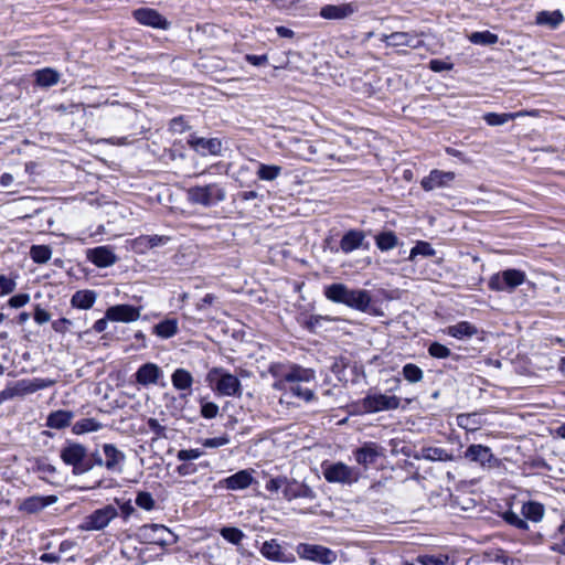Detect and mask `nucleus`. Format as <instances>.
I'll return each instance as SVG.
<instances>
[{"label":"nucleus","mask_w":565,"mask_h":565,"mask_svg":"<svg viewBox=\"0 0 565 565\" xmlns=\"http://www.w3.org/2000/svg\"><path fill=\"white\" fill-rule=\"evenodd\" d=\"M323 294L332 302L343 303L360 311H366L371 305V297L367 290L350 289L340 282L327 286Z\"/></svg>","instance_id":"1"},{"label":"nucleus","mask_w":565,"mask_h":565,"mask_svg":"<svg viewBox=\"0 0 565 565\" xmlns=\"http://www.w3.org/2000/svg\"><path fill=\"white\" fill-rule=\"evenodd\" d=\"M269 373L276 379L273 387L276 390H282L285 383L296 382H311L315 380V372L310 369H305L299 365H285L275 363L269 366Z\"/></svg>","instance_id":"2"},{"label":"nucleus","mask_w":565,"mask_h":565,"mask_svg":"<svg viewBox=\"0 0 565 565\" xmlns=\"http://www.w3.org/2000/svg\"><path fill=\"white\" fill-rule=\"evenodd\" d=\"M60 457L66 466L73 468V475H83L93 469L88 459L87 448L75 441H67L60 451Z\"/></svg>","instance_id":"3"},{"label":"nucleus","mask_w":565,"mask_h":565,"mask_svg":"<svg viewBox=\"0 0 565 565\" xmlns=\"http://www.w3.org/2000/svg\"><path fill=\"white\" fill-rule=\"evenodd\" d=\"M206 380L214 384V390L223 396H241L242 394V386L237 376L222 367L210 370Z\"/></svg>","instance_id":"4"},{"label":"nucleus","mask_w":565,"mask_h":565,"mask_svg":"<svg viewBox=\"0 0 565 565\" xmlns=\"http://www.w3.org/2000/svg\"><path fill=\"white\" fill-rule=\"evenodd\" d=\"M55 381L50 379H22L9 384L0 392V401L11 399L17 396H24L36 391L54 385Z\"/></svg>","instance_id":"5"},{"label":"nucleus","mask_w":565,"mask_h":565,"mask_svg":"<svg viewBox=\"0 0 565 565\" xmlns=\"http://www.w3.org/2000/svg\"><path fill=\"white\" fill-rule=\"evenodd\" d=\"M401 399L395 395L383 393H367L356 403L360 413L371 414L384 411H394L399 407Z\"/></svg>","instance_id":"6"},{"label":"nucleus","mask_w":565,"mask_h":565,"mask_svg":"<svg viewBox=\"0 0 565 565\" xmlns=\"http://www.w3.org/2000/svg\"><path fill=\"white\" fill-rule=\"evenodd\" d=\"M118 516V508L113 504H106L86 515L78 527L82 531H103Z\"/></svg>","instance_id":"7"},{"label":"nucleus","mask_w":565,"mask_h":565,"mask_svg":"<svg viewBox=\"0 0 565 565\" xmlns=\"http://www.w3.org/2000/svg\"><path fill=\"white\" fill-rule=\"evenodd\" d=\"M188 199L193 204L210 206L223 201L225 191L216 183L192 186L188 190Z\"/></svg>","instance_id":"8"},{"label":"nucleus","mask_w":565,"mask_h":565,"mask_svg":"<svg viewBox=\"0 0 565 565\" xmlns=\"http://www.w3.org/2000/svg\"><path fill=\"white\" fill-rule=\"evenodd\" d=\"M323 477L328 482L352 484L360 479L358 469L338 461L332 463H322Z\"/></svg>","instance_id":"9"},{"label":"nucleus","mask_w":565,"mask_h":565,"mask_svg":"<svg viewBox=\"0 0 565 565\" xmlns=\"http://www.w3.org/2000/svg\"><path fill=\"white\" fill-rule=\"evenodd\" d=\"M526 279L524 271L519 269H505L490 277L488 286L494 291L512 292L516 287L522 285Z\"/></svg>","instance_id":"10"},{"label":"nucleus","mask_w":565,"mask_h":565,"mask_svg":"<svg viewBox=\"0 0 565 565\" xmlns=\"http://www.w3.org/2000/svg\"><path fill=\"white\" fill-rule=\"evenodd\" d=\"M297 554L302 559L318 562L330 565L337 562L338 555L329 547L318 544L301 543L297 546Z\"/></svg>","instance_id":"11"},{"label":"nucleus","mask_w":565,"mask_h":565,"mask_svg":"<svg viewBox=\"0 0 565 565\" xmlns=\"http://www.w3.org/2000/svg\"><path fill=\"white\" fill-rule=\"evenodd\" d=\"M140 536L150 544L170 545L175 542L174 534L162 524H146L139 529Z\"/></svg>","instance_id":"12"},{"label":"nucleus","mask_w":565,"mask_h":565,"mask_svg":"<svg viewBox=\"0 0 565 565\" xmlns=\"http://www.w3.org/2000/svg\"><path fill=\"white\" fill-rule=\"evenodd\" d=\"M465 458L482 468H491L497 462L491 448L480 444L470 445L465 451Z\"/></svg>","instance_id":"13"},{"label":"nucleus","mask_w":565,"mask_h":565,"mask_svg":"<svg viewBox=\"0 0 565 565\" xmlns=\"http://www.w3.org/2000/svg\"><path fill=\"white\" fill-rule=\"evenodd\" d=\"M106 318L114 322H134L140 318V308L130 305H116L106 310Z\"/></svg>","instance_id":"14"},{"label":"nucleus","mask_w":565,"mask_h":565,"mask_svg":"<svg viewBox=\"0 0 565 565\" xmlns=\"http://www.w3.org/2000/svg\"><path fill=\"white\" fill-rule=\"evenodd\" d=\"M381 41L385 42L387 46H409L417 49L423 44V40L413 32H393L391 34H383Z\"/></svg>","instance_id":"15"},{"label":"nucleus","mask_w":565,"mask_h":565,"mask_svg":"<svg viewBox=\"0 0 565 565\" xmlns=\"http://www.w3.org/2000/svg\"><path fill=\"white\" fill-rule=\"evenodd\" d=\"M134 18L141 24L167 30L170 25L168 20L157 10L150 8H139L134 11Z\"/></svg>","instance_id":"16"},{"label":"nucleus","mask_w":565,"mask_h":565,"mask_svg":"<svg viewBox=\"0 0 565 565\" xmlns=\"http://www.w3.org/2000/svg\"><path fill=\"white\" fill-rule=\"evenodd\" d=\"M359 10V6L355 2L342 3V4H326L320 9V17L326 20H343Z\"/></svg>","instance_id":"17"},{"label":"nucleus","mask_w":565,"mask_h":565,"mask_svg":"<svg viewBox=\"0 0 565 565\" xmlns=\"http://www.w3.org/2000/svg\"><path fill=\"white\" fill-rule=\"evenodd\" d=\"M189 145L201 156H218L222 151V141L218 138H203L192 136Z\"/></svg>","instance_id":"18"},{"label":"nucleus","mask_w":565,"mask_h":565,"mask_svg":"<svg viewBox=\"0 0 565 565\" xmlns=\"http://www.w3.org/2000/svg\"><path fill=\"white\" fill-rule=\"evenodd\" d=\"M105 455V468L115 473H120L126 461V455L113 444L102 446Z\"/></svg>","instance_id":"19"},{"label":"nucleus","mask_w":565,"mask_h":565,"mask_svg":"<svg viewBox=\"0 0 565 565\" xmlns=\"http://www.w3.org/2000/svg\"><path fill=\"white\" fill-rule=\"evenodd\" d=\"M135 377L142 386L156 385L163 377V372L157 364L148 362L137 370Z\"/></svg>","instance_id":"20"},{"label":"nucleus","mask_w":565,"mask_h":565,"mask_svg":"<svg viewBox=\"0 0 565 565\" xmlns=\"http://www.w3.org/2000/svg\"><path fill=\"white\" fill-rule=\"evenodd\" d=\"M284 498L288 501L298 498L313 499L315 492L306 483L299 482L295 479H288L286 477V483H284L282 488Z\"/></svg>","instance_id":"21"},{"label":"nucleus","mask_w":565,"mask_h":565,"mask_svg":"<svg viewBox=\"0 0 565 565\" xmlns=\"http://www.w3.org/2000/svg\"><path fill=\"white\" fill-rule=\"evenodd\" d=\"M87 259L97 267H109L117 262V256L109 246L90 248L86 253Z\"/></svg>","instance_id":"22"},{"label":"nucleus","mask_w":565,"mask_h":565,"mask_svg":"<svg viewBox=\"0 0 565 565\" xmlns=\"http://www.w3.org/2000/svg\"><path fill=\"white\" fill-rule=\"evenodd\" d=\"M455 180V173L451 171L433 170L422 180V186L426 191L448 186Z\"/></svg>","instance_id":"23"},{"label":"nucleus","mask_w":565,"mask_h":565,"mask_svg":"<svg viewBox=\"0 0 565 565\" xmlns=\"http://www.w3.org/2000/svg\"><path fill=\"white\" fill-rule=\"evenodd\" d=\"M57 498L55 495H33L24 499L19 504V511L28 514H34L42 511L44 508L55 503Z\"/></svg>","instance_id":"24"},{"label":"nucleus","mask_w":565,"mask_h":565,"mask_svg":"<svg viewBox=\"0 0 565 565\" xmlns=\"http://www.w3.org/2000/svg\"><path fill=\"white\" fill-rule=\"evenodd\" d=\"M379 456L380 452L377 450V446L372 443L365 444L354 451L356 462L363 466L364 469H367L371 465H373Z\"/></svg>","instance_id":"25"},{"label":"nucleus","mask_w":565,"mask_h":565,"mask_svg":"<svg viewBox=\"0 0 565 565\" xmlns=\"http://www.w3.org/2000/svg\"><path fill=\"white\" fill-rule=\"evenodd\" d=\"M456 422L460 428L467 430L468 433L478 430L486 423L483 415L477 412L459 414L456 418Z\"/></svg>","instance_id":"26"},{"label":"nucleus","mask_w":565,"mask_h":565,"mask_svg":"<svg viewBox=\"0 0 565 565\" xmlns=\"http://www.w3.org/2000/svg\"><path fill=\"white\" fill-rule=\"evenodd\" d=\"M225 487L230 490H243L253 482V477L247 470H241L223 480Z\"/></svg>","instance_id":"27"},{"label":"nucleus","mask_w":565,"mask_h":565,"mask_svg":"<svg viewBox=\"0 0 565 565\" xmlns=\"http://www.w3.org/2000/svg\"><path fill=\"white\" fill-rule=\"evenodd\" d=\"M260 554L271 562H285V553L277 540L265 541L260 547Z\"/></svg>","instance_id":"28"},{"label":"nucleus","mask_w":565,"mask_h":565,"mask_svg":"<svg viewBox=\"0 0 565 565\" xmlns=\"http://www.w3.org/2000/svg\"><path fill=\"white\" fill-rule=\"evenodd\" d=\"M564 15L559 10L554 11H539L535 15V23L537 25H546L551 29H556L563 23Z\"/></svg>","instance_id":"29"},{"label":"nucleus","mask_w":565,"mask_h":565,"mask_svg":"<svg viewBox=\"0 0 565 565\" xmlns=\"http://www.w3.org/2000/svg\"><path fill=\"white\" fill-rule=\"evenodd\" d=\"M364 234L361 231H349L340 241V248L343 253L349 254L358 249L364 239Z\"/></svg>","instance_id":"30"},{"label":"nucleus","mask_w":565,"mask_h":565,"mask_svg":"<svg viewBox=\"0 0 565 565\" xmlns=\"http://www.w3.org/2000/svg\"><path fill=\"white\" fill-rule=\"evenodd\" d=\"M74 414L70 411H55L47 416L46 426L53 429H62L70 426Z\"/></svg>","instance_id":"31"},{"label":"nucleus","mask_w":565,"mask_h":565,"mask_svg":"<svg viewBox=\"0 0 565 565\" xmlns=\"http://www.w3.org/2000/svg\"><path fill=\"white\" fill-rule=\"evenodd\" d=\"M96 292L93 290H78L71 298V305L77 309L87 310L93 307L96 301Z\"/></svg>","instance_id":"32"},{"label":"nucleus","mask_w":565,"mask_h":565,"mask_svg":"<svg viewBox=\"0 0 565 565\" xmlns=\"http://www.w3.org/2000/svg\"><path fill=\"white\" fill-rule=\"evenodd\" d=\"M34 78L38 86L51 87L58 83L60 73L51 67H45L34 72Z\"/></svg>","instance_id":"33"},{"label":"nucleus","mask_w":565,"mask_h":565,"mask_svg":"<svg viewBox=\"0 0 565 565\" xmlns=\"http://www.w3.org/2000/svg\"><path fill=\"white\" fill-rule=\"evenodd\" d=\"M446 332L452 338L463 339L475 335L477 333V328L468 321H461L457 324L449 326Z\"/></svg>","instance_id":"34"},{"label":"nucleus","mask_w":565,"mask_h":565,"mask_svg":"<svg viewBox=\"0 0 565 565\" xmlns=\"http://www.w3.org/2000/svg\"><path fill=\"white\" fill-rule=\"evenodd\" d=\"M171 382L177 390H191L193 384V376L185 369H177L171 375Z\"/></svg>","instance_id":"35"},{"label":"nucleus","mask_w":565,"mask_h":565,"mask_svg":"<svg viewBox=\"0 0 565 565\" xmlns=\"http://www.w3.org/2000/svg\"><path fill=\"white\" fill-rule=\"evenodd\" d=\"M103 428V424L95 418H83L77 420L72 426V431L75 435H83L88 433L98 431Z\"/></svg>","instance_id":"36"},{"label":"nucleus","mask_w":565,"mask_h":565,"mask_svg":"<svg viewBox=\"0 0 565 565\" xmlns=\"http://www.w3.org/2000/svg\"><path fill=\"white\" fill-rule=\"evenodd\" d=\"M178 330L177 319H166L153 327V333L162 339L175 335Z\"/></svg>","instance_id":"37"},{"label":"nucleus","mask_w":565,"mask_h":565,"mask_svg":"<svg viewBox=\"0 0 565 565\" xmlns=\"http://www.w3.org/2000/svg\"><path fill=\"white\" fill-rule=\"evenodd\" d=\"M422 458L430 461H451L452 455L440 447H424L422 449Z\"/></svg>","instance_id":"38"},{"label":"nucleus","mask_w":565,"mask_h":565,"mask_svg":"<svg viewBox=\"0 0 565 565\" xmlns=\"http://www.w3.org/2000/svg\"><path fill=\"white\" fill-rule=\"evenodd\" d=\"M398 238L392 231H386L375 236V244L382 252H387L397 246Z\"/></svg>","instance_id":"39"},{"label":"nucleus","mask_w":565,"mask_h":565,"mask_svg":"<svg viewBox=\"0 0 565 565\" xmlns=\"http://www.w3.org/2000/svg\"><path fill=\"white\" fill-rule=\"evenodd\" d=\"M524 115H535L534 113H526V111H520V113H516V114H497V113H488L487 115H484V120L490 125V126H499V125H503L505 122H508L509 120H512L514 119L515 117H520V116H524Z\"/></svg>","instance_id":"40"},{"label":"nucleus","mask_w":565,"mask_h":565,"mask_svg":"<svg viewBox=\"0 0 565 565\" xmlns=\"http://www.w3.org/2000/svg\"><path fill=\"white\" fill-rule=\"evenodd\" d=\"M30 257L36 264H45L52 257V249L47 245H32Z\"/></svg>","instance_id":"41"},{"label":"nucleus","mask_w":565,"mask_h":565,"mask_svg":"<svg viewBox=\"0 0 565 565\" xmlns=\"http://www.w3.org/2000/svg\"><path fill=\"white\" fill-rule=\"evenodd\" d=\"M281 173V167L275 164L259 163L257 169V177L263 181H274Z\"/></svg>","instance_id":"42"},{"label":"nucleus","mask_w":565,"mask_h":565,"mask_svg":"<svg viewBox=\"0 0 565 565\" xmlns=\"http://www.w3.org/2000/svg\"><path fill=\"white\" fill-rule=\"evenodd\" d=\"M469 41L478 45H493L499 41V38L490 31L472 32L469 35Z\"/></svg>","instance_id":"43"},{"label":"nucleus","mask_w":565,"mask_h":565,"mask_svg":"<svg viewBox=\"0 0 565 565\" xmlns=\"http://www.w3.org/2000/svg\"><path fill=\"white\" fill-rule=\"evenodd\" d=\"M402 374L411 384L419 383L424 379L423 370L414 363L405 364L403 366Z\"/></svg>","instance_id":"44"},{"label":"nucleus","mask_w":565,"mask_h":565,"mask_svg":"<svg viewBox=\"0 0 565 565\" xmlns=\"http://www.w3.org/2000/svg\"><path fill=\"white\" fill-rule=\"evenodd\" d=\"M522 514L534 522L540 521L544 514V508L537 502H527L522 507Z\"/></svg>","instance_id":"45"},{"label":"nucleus","mask_w":565,"mask_h":565,"mask_svg":"<svg viewBox=\"0 0 565 565\" xmlns=\"http://www.w3.org/2000/svg\"><path fill=\"white\" fill-rule=\"evenodd\" d=\"M302 383L303 382L291 383V385L289 386V391L292 394V396L305 402H311L312 399H315V392L313 390L303 386Z\"/></svg>","instance_id":"46"},{"label":"nucleus","mask_w":565,"mask_h":565,"mask_svg":"<svg viewBox=\"0 0 565 565\" xmlns=\"http://www.w3.org/2000/svg\"><path fill=\"white\" fill-rule=\"evenodd\" d=\"M436 250L431 247L428 242L418 241L416 245L411 249L409 260H414L416 256L431 257L435 256Z\"/></svg>","instance_id":"47"},{"label":"nucleus","mask_w":565,"mask_h":565,"mask_svg":"<svg viewBox=\"0 0 565 565\" xmlns=\"http://www.w3.org/2000/svg\"><path fill=\"white\" fill-rule=\"evenodd\" d=\"M220 533L224 540L234 545H239L245 537V534L239 529L234 526L223 527L221 529Z\"/></svg>","instance_id":"48"},{"label":"nucleus","mask_w":565,"mask_h":565,"mask_svg":"<svg viewBox=\"0 0 565 565\" xmlns=\"http://www.w3.org/2000/svg\"><path fill=\"white\" fill-rule=\"evenodd\" d=\"M137 507L142 510L151 511L156 508V501L150 492L139 491L135 500Z\"/></svg>","instance_id":"49"},{"label":"nucleus","mask_w":565,"mask_h":565,"mask_svg":"<svg viewBox=\"0 0 565 565\" xmlns=\"http://www.w3.org/2000/svg\"><path fill=\"white\" fill-rule=\"evenodd\" d=\"M422 565H450L446 555H424L417 558Z\"/></svg>","instance_id":"50"},{"label":"nucleus","mask_w":565,"mask_h":565,"mask_svg":"<svg viewBox=\"0 0 565 565\" xmlns=\"http://www.w3.org/2000/svg\"><path fill=\"white\" fill-rule=\"evenodd\" d=\"M503 520L509 523L510 525L520 529V530H526L527 523L524 521L519 514H516L513 511H507L503 513Z\"/></svg>","instance_id":"51"},{"label":"nucleus","mask_w":565,"mask_h":565,"mask_svg":"<svg viewBox=\"0 0 565 565\" xmlns=\"http://www.w3.org/2000/svg\"><path fill=\"white\" fill-rule=\"evenodd\" d=\"M168 236L160 235H141L138 237L139 243H147V246L150 248L157 247L159 245H164L168 243Z\"/></svg>","instance_id":"52"},{"label":"nucleus","mask_w":565,"mask_h":565,"mask_svg":"<svg viewBox=\"0 0 565 565\" xmlns=\"http://www.w3.org/2000/svg\"><path fill=\"white\" fill-rule=\"evenodd\" d=\"M35 471L41 473L42 479H46L47 477L55 475L56 468L46 460L39 459L35 462Z\"/></svg>","instance_id":"53"},{"label":"nucleus","mask_w":565,"mask_h":565,"mask_svg":"<svg viewBox=\"0 0 565 565\" xmlns=\"http://www.w3.org/2000/svg\"><path fill=\"white\" fill-rule=\"evenodd\" d=\"M428 353L436 359H446L451 352L446 345L439 342H433L428 348Z\"/></svg>","instance_id":"54"},{"label":"nucleus","mask_w":565,"mask_h":565,"mask_svg":"<svg viewBox=\"0 0 565 565\" xmlns=\"http://www.w3.org/2000/svg\"><path fill=\"white\" fill-rule=\"evenodd\" d=\"M204 452L201 450V449H181L178 451L177 454V458L181 461H190V460H195L198 458H200L201 456H203Z\"/></svg>","instance_id":"55"},{"label":"nucleus","mask_w":565,"mask_h":565,"mask_svg":"<svg viewBox=\"0 0 565 565\" xmlns=\"http://www.w3.org/2000/svg\"><path fill=\"white\" fill-rule=\"evenodd\" d=\"M17 287L15 280L0 275V296H6L14 291Z\"/></svg>","instance_id":"56"},{"label":"nucleus","mask_w":565,"mask_h":565,"mask_svg":"<svg viewBox=\"0 0 565 565\" xmlns=\"http://www.w3.org/2000/svg\"><path fill=\"white\" fill-rule=\"evenodd\" d=\"M228 443H230V437L226 434H224L222 436L214 437V438H205L202 441V445L205 448H218V447L227 445Z\"/></svg>","instance_id":"57"},{"label":"nucleus","mask_w":565,"mask_h":565,"mask_svg":"<svg viewBox=\"0 0 565 565\" xmlns=\"http://www.w3.org/2000/svg\"><path fill=\"white\" fill-rule=\"evenodd\" d=\"M201 415L206 419L215 418L218 414V406L213 402H204L201 404Z\"/></svg>","instance_id":"58"},{"label":"nucleus","mask_w":565,"mask_h":565,"mask_svg":"<svg viewBox=\"0 0 565 565\" xmlns=\"http://www.w3.org/2000/svg\"><path fill=\"white\" fill-rule=\"evenodd\" d=\"M284 483H286V477L270 478L266 482L265 488L271 493H277L280 489L282 490Z\"/></svg>","instance_id":"59"},{"label":"nucleus","mask_w":565,"mask_h":565,"mask_svg":"<svg viewBox=\"0 0 565 565\" xmlns=\"http://www.w3.org/2000/svg\"><path fill=\"white\" fill-rule=\"evenodd\" d=\"M454 65L452 63H449L444 60H430L429 62V68L434 72H444V71H450L452 70Z\"/></svg>","instance_id":"60"},{"label":"nucleus","mask_w":565,"mask_h":565,"mask_svg":"<svg viewBox=\"0 0 565 565\" xmlns=\"http://www.w3.org/2000/svg\"><path fill=\"white\" fill-rule=\"evenodd\" d=\"M30 301V296L28 294H19L9 299V305L12 308H21L25 306Z\"/></svg>","instance_id":"61"},{"label":"nucleus","mask_w":565,"mask_h":565,"mask_svg":"<svg viewBox=\"0 0 565 565\" xmlns=\"http://www.w3.org/2000/svg\"><path fill=\"white\" fill-rule=\"evenodd\" d=\"M170 129L173 132L182 134L183 131H185L188 129V125L183 117H177L170 121Z\"/></svg>","instance_id":"62"},{"label":"nucleus","mask_w":565,"mask_h":565,"mask_svg":"<svg viewBox=\"0 0 565 565\" xmlns=\"http://www.w3.org/2000/svg\"><path fill=\"white\" fill-rule=\"evenodd\" d=\"M147 425H148L149 429L153 434H156L158 437H163L164 436L166 428L159 423L158 419L149 418L148 422H147Z\"/></svg>","instance_id":"63"},{"label":"nucleus","mask_w":565,"mask_h":565,"mask_svg":"<svg viewBox=\"0 0 565 565\" xmlns=\"http://www.w3.org/2000/svg\"><path fill=\"white\" fill-rule=\"evenodd\" d=\"M118 511L121 514L122 519L127 521L135 513V508L132 507L130 501H126L119 504Z\"/></svg>","instance_id":"64"}]
</instances>
